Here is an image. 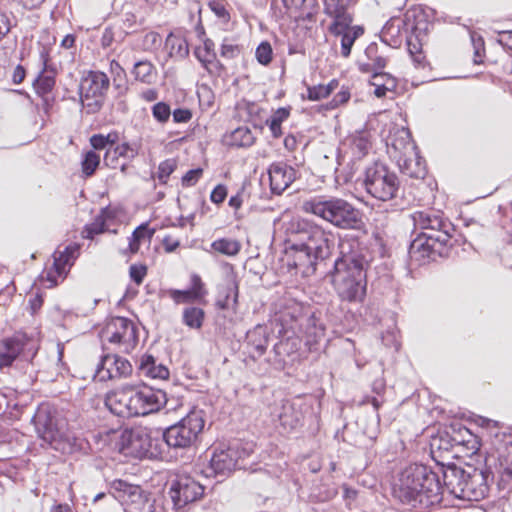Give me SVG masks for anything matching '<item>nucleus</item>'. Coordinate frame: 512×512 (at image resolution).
<instances>
[{
  "instance_id": "obj_24",
  "label": "nucleus",
  "mask_w": 512,
  "mask_h": 512,
  "mask_svg": "<svg viewBox=\"0 0 512 512\" xmlns=\"http://www.w3.org/2000/svg\"><path fill=\"white\" fill-rule=\"evenodd\" d=\"M270 331L266 325L258 324L246 334V342L253 358H260L267 350Z\"/></svg>"
},
{
  "instance_id": "obj_40",
  "label": "nucleus",
  "mask_w": 512,
  "mask_h": 512,
  "mask_svg": "<svg viewBox=\"0 0 512 512\" xmlns=\"http://www.w3.org/2000/svg\"><path fill=\"white\" fill-rule=\"evenodd\" d=\"M386 390V383L383 378H377L372 383V392L375 396H365L361 404H371L377 411L384 403L383 394Z\"/></svg>"
},
{
  "instance_id": "obj_7",
  "label": "nucleus",
  "mask_w": 512,
  "mask_h": 512,
  "mask_svg": "<svg viewBox=\"0 0 512 512\" xmlns=\"http://www.w3.org/2000/svg\"><path fill=\"white\" fill-rule=\"evenodd\" d=\"M32 421L39 438L56 451L65 452L70 444L65 438L64 424L57 411L49 404H41L36 410Z\"/></svg>"
},
{
  "instance_id": "obj_60",
  "label": "nucleus",
  "mask_w": 512,
  "mask_h": 512,
  "mask_svg": "<svg viewBox=\"0 0 512 512\" xmlns=\"http://www.w3.org/2000/svg\"><path fill=\"white\" fill-rule=\"evenodd\" d=\"M221 56L226 59L236 58L240 54V47L237 44H233L227 40L221 45Z\"/></svg>"
},
{
  "instance_id": "obj_51",
  "label": "nucleus",
  "mask_w": 512,
  "mask_h": 512,
  "mask_svg": "<svg viewBox=\"0 0 512 512\" xmlns=\"http://www.w3.org/2000/svg\"><path fill=\"white\" fill-rule=\"evenodd\" d=\"M197 95L202 110H208L213 106L215 96L213 91L207 85L200 86L197 91Z\"/></svg>"
},
{
  "instance_id": "obj_52",
  "label": "nucleus",
  "mask_w": 512,
  "mask_h": 512,
  "mask_svg": "<svg viewBox=\"0 0 512 512\" xmlns=\"http://www.w3.org/2000/svg\"><path fill=\"white\" fill-rule=\"evenodd\" d=\"M177 162L175 159H166L158 167V179L160 183L166 184L169 176L175 171Z\"/></svg>"
},
{
  "instance_id": "obj_58",
  "label": "nucleus",
  "mask_w": 512,
  "mask_h": 512,
  "mask_svg": "<svg viewBox=\"0 0 512 512\" xmlns=\"http://www.w3.org/2000/svg\"><path fill=\"white\" fill-rule=\"evenodd\" d=\"M382 343L387 347H393L395 350H398L400 347V343L397 337V329L395 325L389 328L386 333H382L381 335Z\"/></svg>"
},
{
  "instance_id": "obj_14",
  "label": "nucleus",
  "mask_w": 512,
  "mask_h": 512,
  "mask_svg": "<svg viewBox=\"0 0 512 512\" xmlns=\"http://www.w3.org/2000/svg\"><path fill=\"white\" fill-rule=\"evenodd\" d=\"M166 402V394L144 385L130 387V416H145L158 411Z\"/></svg>"
},
{
  "instance_id": "obj_36",
  "label": "nucleus",
  "mask_w": 512,
  "mask_h": 512,
  "mask_svg": "<svg viewBox=\"0 0 512 512\" xmlns=\"http://www.w3.org/2000/svg\"><path fill=\"white\" fill-rule=\"evenodd\" d=\"M255 141V137L247 126L236 128L229 136V144L236 147H249Z\"/></svg>"
},
{
  "instance_id": "obj_17",
  "label": "nucleus",
  "mask_w": 512,
  "mask_h": 512,
  "mask_svg": "<svg viewBox=\"0 0 512 512\" xmlns=\"http://www.w3.org/2000/svg\"><path fill=\"white\" fill-rule=\"evenodd\" d=\"M36 344L24 333H16L0 342V367L10 366L18 356L28 359L34 356Z\"/></svg>"
},
{
  "instance_id": "obj_48",
  "label": "nucleus",
  "mask_w": 512,
  "mask_h": 512,
  "mask_svg": "<svg viewBox=\"0 0 512 512\" xmlns=\"http://www.w3.org/2000/svg\"><path fill=\"white\" fill-rule=\"evenodd\" d=\"M370 84L374 86V95L378 98L385 97L387 92H394L397 88V79L396 78H386V86L382 84L379 78H375L372 75V79Z\"/></svg>"
},
{
  "instance_id": "obj_43",
  "label": "nucleus",
  "mask_w": 512,
  "mask_h": 512,
  "mask_svg": "<svg viewBox=\"0 0 512 512\" xmlns=\"http://www.w3.org/2000/svg\"><path fill=\"white\" fill-rule=\"evenodd\" d=\"M128 325V319L125 317H115L112 318L106 325L104 329V334H106L108 340L112 343H118L122 340L124 334L116 331L117 326H120L123 330L126 329Z\"/></svg>"
},
{
  "instance_id": "obj_25",
  "label": "nucleus",
  "mask_w": 512,
  "mask_h": 512,
  "mask_svg": "<svg viewBox=\"0 0 512 512\" xmlns=\"http://www.w3.org/2000/svg\"><path fill=\"white\" fill-rule=\"evenodd\" d=\"M127 361L117 355L105 356L96 370V377L101 381L126 376Z\"/></svg>"
},
{
  "instance_id": "obj_55",
  "label": "nucleus",
  "mask_w": 512,
  "mask_h": 512,
  "mask_svg": "<svg viewBox=\"0 0 512 512\" xmlns=\"http://www.w3.org/2000/svg\"><path fill=\"white\" fill-rule=\"evenodd\" d=\"M148 268L145 264L136 263L130 265V281L136 285L142 284L144 278L147 275Z\"/></svg>"
},
{
  "instance_id": "obj_34",
  "label": "nucleus",
  "mask_w": 512,
  "mask_h": 512,
  "mask_svg": "<svg viewBox=\"0 0 512 512\" xmlns=\"http://www.w3.org/2000/svg\"><path fill=\"white\" fill-rule=\"evenodd\" d=\"M166 46L172 57L184 59L189 54V44L185 37L170 33L166 39Z\"/></svg>"
},
{
  "instance_id": "obj_20",
  "label": "nucleus",
  "mask_w": 512,
  "mask_h": 512,
  "mask_svg": "<svg viewBox=\"0 0 512 512\" xmlns=\"http://www.w3.org/2000/svg\"><path fill=\"white\" fill-rule=\"evenodd\" d=\"M497 441L495 449L498 459V487L509 493L512 491V436L503 435Z\"/></svg>"
},
{
  "instance_id": "obj_29",
  "label": "nucleus",
  "mask_w": 512,
  "mask_h": 512,
  "mask_svg": "<svg viewBox=\"0 0 512 512\" xmlns=\"http://www.w3.org/2000/svg\"><path fill=\"white\" fill-rule=\"evenodd\" d=\"M127 153V143H123L122 145H118L116 147H109L106 150L104 162L109 168L114 170L119 169L121 172H124L128 165Z\"/></svg>"
},
{
  "instance_id": "obj_39",
  "label": "nucleus",
  "mask_w": 512,
  "mask_h": 512,
  "mask_svg": "<svg viewBox=\"0 0 512 512\" xmlns=\"http://www.w3.org/2000/svg\"><path fill=\"white\" fill-rule=\"evenodd\" d=\"M398 133L399 138H392L390 145L392 149L399 152L400 155L406 157L408 154L413 152L415 146L411 141L410 132L408 130L402 129Z\"/></svg>"
},
{
  "instance_id": "obj_3",
  "label": "nucleus",
  "mask_w": 512,
  "mask_h": 512,
  "mask_svg": "<svg viewBox=\"0 0 512 512\" xmlns=\"http://www.w3.org/2000/svg\"><path fill=\"white\" fill-rule=\"evenodd\" d=\"M444 489L439 475L430 467L411 464L400 472L394 494L403 504L425 510L442 502Z\"/></svg>"
},
{
  "instance_id": "obj_30",
  "label": "nucleus",
  "mask_w": 512,
  "mask_h": 512,
  "mask_svg": "<svg viewBox=\"0 0 512 512\" xmlns=\"http://www.w3.org/2000/svg\"><path fill=\"white\" fill-rule=\"evenodd\" d=\"M287 13L295 19H311L316 0H282Z\"/></svg>"
},
{
  "instance_id": "obj_41",
  "label": "nucleus",
  "mask_w": 512,
  "mask_h": 512,
  "mask_svg": "<svg viewBox=\"0 0 512 512\" xmlns=\"http://www.w3.org/2000/svg\"><path fill=\"white\" fill-rule=\"evenodd\" d=\"M211 247L226 256H236L241 250V243L231 238H220L212 242Z\"/></svg>"
},
{
  "instance_id": "obj_49",
  "label": "nucleus",
  "mask_w": 512,
  "mask_h": 512,
  "mask_svg": "<svg viewBox=\"0 0 512 512\" xmlns=\"http://www.w3.org/2000/svg\"><path fill=\"white\" fill-rule=\"evenodd\" d=\"M100 164V155L95 151L91 150L84 154L81 162L82 172L86 177H90L94 174L97 167Z\"/></svg>"
},
{
  "instance_id": "obj_15",
  "label": "nucleus",
  "mask_w": 512,
  "mask_h": 512,
  "mask_svg": "<svg viewBox=\"0 0 512 512\" xmlns=\"http://www.w3.org/2000/svg\"><path fill=\"white\" fill-rule=\"evenodd\" d=\"M288 315L289 311L284 312L281 316L282 328L279 330L280 339L273 346L276 361L284 363L287 358H290L292 361L295 359L302 343V337L297 333L296 326L292 322L288 323L286 318Z\"/></svg>"
},
{
  "instance_id": "obj_64",
  "label": "nucleus",
  "mask_w": 512,
  "mask_h": 512,
  "mask_svg": "<svg viewBox=\"0 0 512 512\" xmlns=\"http://www.w3.org/2000/svg\"><path fill=\"white\" fill-rule=\"evenodd\" d=\"M227 196V188L225 185H217L211 192L210 200L215 204H221Z\"/></svg>"
},
{
  "instance_id": "obj_62",
  "label": "nucleus",
  "mask_w": 512,
  "mask_h": 512,
  "mask_svg": "<svg viewBox=\"0 0 512 512\" xmlns=\"http://www.w3.org/2000/svg\"><path fill=\"white\" fill-rule=\"evenodd\" d=\"M41 279L43 282L47 283L46 287L48 288L56 286L59 282V279L63 280L62 277L57 275L56 269L53 265L50 269L43 273Z\"/></svg>"
},
{
  "instance_id": "obj_57",
  "label": "nucleus",
  "mask_w": 512,
  "mask_h": 512,
  "mask_svg": "<svg viewBox=\"0 0 512 512\" xmlns=\"http://www.w3.org/2000/svg\"><path fill=\"white\" fill-rule=\"evenodd\" d=\"M152 114L157 121L164 123L169 119L171 110L168 104L158 102L152 107Z\"/></svg>"
},
{
  "instance_id": "obj_18",
  "label": "nucleus",
  "mask_w": 512,
  "mask_h": 512,
  "mask_svg": "<svg viewBox=\"0 0 512 512\" xmlns=\"http://www.w3.org/2000/svg\"><path fill=\"white\" fill-rule=\"evenodd\" d=\"M40 61L43 65L42 71L33 82V87L38 96L43 99L44 110L48 113L51 107L50 94L55 86L56 68L50 64L49 50L45 47L40 51Z\"/></svg>"
},
{
  "instance_id": "obj_54",
  "label": "nucleus",
  "mask_w": 512,
  "mask_h": 512,
  "mask_svg": "<svg viewBox=\"0 0 512 512\" xmlns=\"http://www.w3.org/2000/svg\"><path fill=\"white\" fill-rule=\"evenodd\" d=\"M329 96V91L327 88H324V85H316V86H308L307 87V96H302L303 99H308L309 101H319Z\"/></svg>"
},
{
  "instance_id": "obj_33",
  "label": "nucleus",
  "mask_w": 512,
  "mask_h": 512,
  "mask_svg": "<svg viewBox=\"0 0 512 512\" xmlns=\"http://www.w3.org/2000/svg\"><path fill=\"white\" fill-rule=\"evenodd\" d=\"M154 233L155 229L149 228L147 222L135 228L130 237V254L136 253L142 244H149Z\"/></svg>"
},
{
  "instance_id": "obj_16",
  "label": "nucleus",
  "mask_w": 512,
  "mask_h": 512,
  "mask_svg": "<svg viewBox=\"0 0 512 512\" xmlns=\"http://www.w3.org/2000/svg\"><path fill=\"white\" fill-rule=\"evenodd\" d=\"M433 238L431 235H424L422 233L417 235L411 242L408 251L412 262L421 266L447 254V248L450 243H439Z\"/></svg>"
},
{
  "instance_id": "obj_2",
  "label": "nucleus",
  "mask_w": 512,
  "mask_h": 512,
  "mask_svg": "<svg viewBox=\"0 0 512 512\" xmlns=\"http://www.w3.org/2000/svg\"><path fill=\"white\" fill-rule=\"evenodd\" d=\"M291 231L297 242L290 246L289 265L303 276L315 273L318 261L331 256L335 248V235L331 230L307 219L299 218L291 222Z\"/></svg>"
},
{
  "instance_id": "obj_56",
  "label": "nucleus",
  "mask_w": 512,
  "mask_h": 512,
  "mask_svg": "<svg viewBox=\"0 0 512 512\" xmlns=\"http://www.w3.org/2000/svg\"><path fill=\"white\" fill-rule=\"evenodd\" d=\"M346 0H329L325 1V13L330 17H335L347 10Z\"/></svg>"
},
{
  "instance_id": "obj_50",
  "label": "nucleus",
  "mask_w": 512,
  "mask_h": 512,
  "mask_svg": "<svg viewBox=\"0 0 512 512\" xmlns=\"http://www.w3.org/2000/svg\"><path fill=\"white\" fill-rule=\"evenodd\" d=\"M378 47L376 44L369 45L365 50L367 60L372 63L375 68V72L383 69L386 66V59L383 56L377 54Z\"/></svg>"
},
{
  "instance_id": "obj_8",
  "label": "nucleus",
  "mask_w": 512,
  "mask_h": 512,
  "mask_svg": "<svg viewBox=\"0 0 512 512\" xmlns=\"http://www.w3.org/2000/svg\"><path fill=\"white\" fill-rule=\"evenodd\" d=\"M363 185L373 198L385 202L397 196L400 181L395 172L376 162L366 168Z\"/></svg>"
},
{
  "instance_id": "obj_22",
  "label": "nucleus",
  "mask_w": 512,
  "mask_h": 512,
  "mask_svg": "<svg viewBox=\"0 0 512 512\" xmlns=\"http://www.w3.org/2000/svg\"><path fill=\"white\" fill-rule=\"evenodd\" d=\"M371 148L370 135L367 131H359L349 135L342 143L339 151L343 160L348 157L351 162L361 160Z\"/></svg>"
},
{
  "instance_id": "obj_47",
  "label": "nucleus",
  "mask_w": 512,
  "mask_h": 512,
  "mask_svg": "<svg viewBox=\"0 0 512 512\" xmlns=\"http://www.w3.org/2000/svg\"><path fill=\"white\" fill-rule=\"evenodd\" d=\"M204 312L201 308L190 307L183 312V322L190 328L199 329L202 326Z\"/></svg>"
},
{
  "instance_id": "obj_31",
  "label": "nucleus",
  "mask_w": 512,
  "mask_h": 512,
  "mask_svg": "<svg viewBox=\"0 0 512 512\" xmlns=\"http://www.w3.org/2000/svg\"><path fill=\"white\" fill-rule=\"evenodd\" d=\"M105 404L113 414L119 417H125L128 414V396L124 388L110 392L106 397Z\"/></svg>"
},
{
  "instance_id": "obj_19",
  "label": "nucleus",
  "mask_w": 512,
  "mask_h": 512,
  "mask_svg": "<svg viewBox=\"0 0 512 512\" xmlns=\"http://www.w3.org/2000/svg\"><path fill=\"white\" fill-rule=\"evenodd\" d=\"M291 322L296 326L297 333L304 339L309 349L318 344L325 336L323 324L314 316V314L299 313L297 315L289 312Z\"/></svg>"
},
{
  "instance_id": "obj_1",
  "label": "nucleus",
  "mask_w": 512,
  "mask_h": 512,
  "mask_svg": "<svg viewBox=\"0 0 512 512\" xmlns=\"http://www.w3.org/2000/svg\"><path fill=\"white\" fill-rule=\"evenodd\" d=\"M339 256L331 272L332 284L343 301L362 302L366 295V267L368 261L365 249L356 237L339 239Z\"/></svg>"
},
{
  "instance_id": "obj_45",
  "label": "nucleus",
  "mask_w": 512,
  "mask_h": 512,
  "mask_svg": "<svg viewBox=\"0 0 512 512\" xmlns=\"http://www.w3.org/2000/svg\"><path fill=\"white\" fill-rule=\"evenodd\" d=\"M352 22L353 17L348 10H346L345 12L333 17V22L329 26V31L333 35H339V33L352 29Z\"/></svg>"
},
{
  "instance_id": "obj_9",
  "label": "nucleus",
  "mask_w": 512,
  "mask_h": 512,
  "mask_svg": "<svg viewBox=\"0 0 512 512\" xmlns=\"http://www.w3.org/2000/svg\"><path fill=\"white\" fill-rule=\"evenodd\" d=\"M165 445L162 435L147 427L130 428V457L137 459H163Z\"/></svg>"
},
{
  "instance_id": "obj_28",
  "label": "nucleus",
  "mask_w": 512,
  "mask_h": 512,
  "mask_svg": "<svg viewBox=\"0 0 512 512\" xmlns=\"http://www.w3.org/2000/svg\"><path fill=\"white\" fill-rule=\"evenodd\" d=\"M130 512H154L151 494L139 485L130 484Z\"/></svg>"
},
{
  "instance_id": "obj_42",
  "label": "nucleus",
  "mask_w": 512,
  "mask_h": 512,
  "mask_svg": "<svg viewBox=\"0 0 512 512\" xmlns=\"http://www.w3.org/2000/svg\"><path fill=\"white\" fill-rule=\"evenodd\" d=\"M133 75L135 80L146 84H151L156 78L154 67L148 61H139L135 63Z\"/></svg>"
},
{
  "instance_id": "obj_38",
  "label": "nucleus",
  "mask_w": 512,
  "mask_h": 512,
  "mask_svg": "<svg viewBox=\"0 0 512 512\" xmlns=\"http://www.w3.org/2000/svg\"><path fill=\"white\" fill-rule=\"evenodd\" d=\"M364 33L361 26H353L352 29L339 33L341 36V55L348 58L351 54L352 46L355 40Z\"/></svg>"
},
{
  "instance_id": "obj_23",
  "label": "nucleus",
  "mask_w": 512,
  "mask_h": 512,
  "mask_svg": "<svg viewBox=\"0 0 512 512\" xmlns=\"http://www.w3.org/2000/svg\"><path fill=\"white\" fill-rule=\"evenodd\" d=\"M273 194H282L296 179V170L284 162H276L268 169Z\"/></svg>"
},
{
  "instance_id": "obj_13",
  "label": "nucleus",
  "mask_w": 512,
  "mask_h": 512,
  "mask_svg": "<svg viewBox=\"0 0 512 512\" xmlns=\"http://www.w3.org/2000/svg\"><path fill=\"white\" fill-rule=\"evenodd\" d=\"M203 494L204 486L187 474H178L169 483L168 495L176 510L199 500Z\"/></svg>"
},
{
  "instance_id": "obj_63",
  "label": "nucleus",
  "mask_w": 512,
  "mask_h": 512,
  "mask_svg": "<svg viewBox=\"0 0 512 512\" xmlns=\"http://www.w3.org/2000/svg\"><path fill=\"white\" fill-rule=\"evenodd\" d=\"M191 284H192L191 292H192V294H194V297L199 299L206 294V291L204 290V284L199 275H197V274L192 275Z\"/></svg>"
},
{
  "instance_id": "obj_4",
  "label": "nucleus",
  "mask_w": 512,
  "mask_h": 512,
  "mask_svg": "<svg viewBox=\"0 0 512 512\" xmlns=\"http://www.w3.org/2000/svg\"><path fill=\"white\" fill-rule=\"evenodd\" d=\"M493 479L491 470L486 466H453L443 472L445 489L454 497L467 501L484 499L490 491Z\"/></svg>"
},
{
  "instance_id": "obj_61",
  "label": "nucleus",
  "mask_w": 512,
  "mask_h": 512,
  "mask_svg": "<svg viewBox=\"0 0 512 512\" xmlns=\"http://www.w3.org/2000/svg\"><path fill=\"white\" fill-rule=\"evenodd\" d=\"M203 170L201 168L191 169L182 177L184 187L194 186L201 178Z\"/></svg>"
},
{
  "instance_id": "obj_10",
  "label": "nucleus",
  "mask_w": 512,
  "mask_h": 512,
  "mask_svg": "<svg viewBox=\"0 0 512 512\" xmlns=\"http://www.w3.org/2000/svg\"><path fill=\"white\" fill-rule=\"evenodd\" d=\"M252 453V443L235 441L226 449L214 451L210 460V468L215 475H228L236 468H242V462Z\"/></svg>"
},
{
  "instance_id": "obj_26",
  "label": "nucleus",
  "mask_w": 512,
  "mask_h": 512,
  "mask_svg": "<svg viewBox=\"0 0 512 512\" xmlns=\"http://www.w3.org/2000/svg\"><path fill=\"white\" fill-rule=\"evenodd\" d=\"M137 365L140 375L160 380H165L169 377L168 368L161 363L157 364L156 359L150 354L142 355L137 361Z\"/></svg>"
},
{
  "instance_id": "obj_21",
  "label": "nucleus",
  "mask_w": 512,
  "mask_h": 512,
  "mask_svg": "<svg viewBox=\"0 0 512 512\" xmlns=\"http://www.w3.org/2000/svg\"><path fill=\"white\" fill-rule=\"evenodd\" d=\"M239 283L231 264L224 266V283L219 287L216 304L220 309L234 308L238 302Z\"/></svg>"
},
{
  "instance_id": "obj_46",
  "label": "nucleus",
  "mask_w": 512,
  "mask_h": 512,
  "mask_svg": "<svg viewBox=\"0 0 512 512\" xmlns=\"http://www.w3.org/2000/svg\"><path fill=\"white\" fill-rule=\"evenodd\" d=\"M403 172L411 178L423 179L426 176V167L421 162L420 158L405 159L403 165Z\"/></svg>"
},
{
  "instance_id": "obj_27",
  "label": "nucleus",
  "mask_w": 512,
  "mask_h": 512,
  "mask_svg": "<svg viewBox=\"0 0 512 512\" xmlns=\"http://www.w3.org/2000/svg\"><path fill=\"white\" fill-rule=\"evenodd\" d=\"M79 255L78 245H69L63 251H56L53 255V266L56 269L57 275L64 279L69 272L74 260Z\"/></svg>"
},
{
  "instance_id": "obj_12",
  "label": "nucleus",
  "mask_w": 512,
  "mask_h": 512,
  "mask_svg": "<svg viewBox=\"0 0 512 512\" xmlns=\"http://www.w3.org/2000/svg\"><path fill=\"white\" fill-rule=\"evenodd\" d=\"M412 219L415 229L420 230V233L436 237L433 238L436 242L450 243L454 227L440 211H416L412 215Z\"/></svg>"
},
{
  "instance_id": "obj_37",
  "label": "nucleus",
  "mask_w": 512,
  "mask_h": 512,
  "mask_svg": "<svg viewBox=\"0 0 512 512\" xmlns=\"http://www.w3.org/2000/svg\"><path fill=\"white\" fill-rule=\"evenodd\" d=\"M290 116V108H278L269 119L266 120L271 134L274 138H279L282 135L281 125Z\"/></svg>"
},
{
  "instance_id": "obj_5",
  "label": "nucleus",
  "mask_w": 512,
  "mask_h": 512,
  "mask_svg": "<svg viewBox=\"0 0 512 512\" xmlns=\"http://www.w3.org/2000/svg\"><path fill=\"white\" fill-rule=\"evenodd\" d=\"M302 210L343 230L360 229L362 213L347 200L335 196H315L305 200Z\"/></svg>"
},
{
  "instance_id": "obj_59",
  "label": "nucleus",
  "mask_w": 512,
  "mask_h": 512,
  "mask_svg": "<svg viewBox=\"0 0 512 512\" xmlns=\"http://www.w3.org/2000/svg\"><path fill=\"white\" fill-rule=\"evenodd\" d=\"M110 70L114 77L115 85L120 88L124 85L126 72L124 68L115 60H113L110 64Z\"/></svg>"
},
{
  "instance_id": "obj_44",
  "label": "nucleus",
  "mask_w": 512,
  "mask_h": 512,
  "mask_svg": "<svg viewBox=\"0 0 512 512\" xmlns=\"http://www.w3.org/2000/svg\"><path fill=\"white\" fill-rule=\"evenodd\" d=\"M195 56L207 68L208 64H213L216 60L215 44L211 39H206L203 46L195 49Z\"/></svg>"
},
{
  "instance_id": "obj_11",
  "label": "nucleus",
  "mask_w": 512,
  "mask_h": 512,
  "mask_svg": "<svg viewBox=\"0 0 512 512\" xmlns=\"http://www.w3.org/2000/svg\"><path fill=\"white\" fill-rule=\"evenodd\" d=\"M109 87V79L102 72H89L80 83V100L83 109L88 114L98 112L105 100Z\"/></svg>"
},
{
  "instance_id": "obj_32",
  "label": "nucleus",
  "mask_w": 512,
  "mask_h": 512,
  "mask_svg": "<svg viewBox=\"0 0 512 512\" xmlns=\"http://www.w3.org/2000/svg\"><path fill=\"white\" fill-rule=\"evenodd\" d=\"M112 216L108 210H103L100 215H98L94 221L90 224H87L83 230V237L93 239L95 235L103 233L105 231H110V221Z\"/></svg>"
},
{
  "instance_id": "obj_53",
  "label": "nucleus",
  "mask_w": 512,
  "mask_h": 512,
  "mask_svg": "<svg viewBox=\"0 0 512 512\" xmlns=\"http://www.w3.org/2000/svg\"><path fill=\"white\" fill-rule=\"evenodd\" d=\"M272 54V47L267 41L260 43L255 52L257 61L265 66L272 61Z\"/></svg>"
},
{
  "instance_id": "obj_6",
  "label": "nucleus",
  "mask_w": 512,
  "mask_h": 512,
  "mask_svg": "<svg viewBox=\"0 0 512 512\" xmlns=\"http://www.w3.org/2000/svg\"><path fill=\"white\" fill-rule=\"evenodd\" d=\"M203 410L193 409L179 422L169 426L162 433L165 449L185 450L193 446L204 429Z\"/></svg>"
},
{
  "instance_id": "obj_35",
  "label": "nucleus",
  "mask_w": 512,
  "mask_h": 512,
  "mask_svg": "<svg viewBox=\"0 0 512 512\" xmlns=\"http://www.w3.org/2000/svg\"><path fill=\"white\" fill-rule=\"evenodd\" d=\"M132 37L135 46L144 51L153 50L161 43L160 35L154 31L133 33Z\"/></svg>"
}]
</instances>
